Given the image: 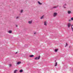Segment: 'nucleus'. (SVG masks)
<instances>
[{
    "label": "nucleus",
    "mask_w": 73,
    "mask_h": 73,
    "mask_svg": "<svg viewBox=\"0 0 73 73\" xmlns=\"http://www.w3.org/2000/svg\"><path fill=\"white\" fill-rule=\"evenodd\" d=\"M40 58V56H39L38 57H36L35 58V59L37 60H39Z\"/></svg>",
    "instance_id": "nucleus-1"
},
{
    "label": "nucleus",
    "mask_w": 73,
    "mask_h": 73,
    "mask_svg": "<svg viewBox=\"0 0 73 73\" xmlns=\"http://www.w3.org/2000/svg\"><path fill=\"white\" fill-rule=\"evenodd\" d=\"M57 15V13H54L53 16V17H56V16Z\"/></svg>",
    "instance_id": "nucleus-2"
},
{
    "label": "nucleus",
    "mask_w": 73,
    "mask_h": 73,
    "mask_svg": "<svg viewBox=\"0 0 73 73\" xmlns=\"http://www.w3.org/2000/svg\"><path fill=\"white\" fill-rule=\"evenodd\" d=\"M44 25L45 26L47 25V22L46 21H45L44 23Z\"/></svg>",
    "instance_id": "nucleus-3"
},
{
    "label": "nucleus",
    "mask_w": 73,
    "mask_h": 73,
    "mask_svg": "<svg viewBox=\"0 0 73 73\" xmlns=\"http://www.w3.org/2000/svg\"><path fill=\"white\" fill-rule=\"evenodd\" d=\"M67 13L69 15H70V14L72 13V12L70 11H67Z\"/></svg>",
    "instance_id": "nucleus-4"
},
{
    "label": "nucleus",
    "mask_w": 73,
    "mask_h": 73,
    "mask_svg": "<svg viewBox=\"0 0 73 73\" xmlns=\"http://www.w3.org/2000/svg\"><path fill=\"white\" fill-rule=\"evenodd\" d=\"M58 5H57V6H54L53 7V8H58Z\"/></svg>",
    "instance_id": "nucleus-5"
},
{
    "label": "nucleus",
    "mask_w": 73,
    "mask_h": 73,
    "mask_svg": "<svg viewBox=\"0 0 73 73\" xmlns=\"http://www.w3.org/2000/svg\"><path fill=\"white\" fill-rule=\"evenodd\" d=\"M71 26V24H70V23H69L68 24V28H70V27Z\"/></svg>",
    "instance_id": "nucleus-6"
},
{
    "label": "nucleus",
    "mask_w": 73,
    "mask_h": 73,
    "mask_svg": "<svg viewBox=\"0 0 73 73\" xmlns=\"http://www.w3.org/2000/svg\"><path fill=\"white\" fill-rule=\"evenodd\" d=\"M66 5V3H65L64 5H63V7L64 8H66V7H65V6Z\"/></svg>",
    "instance_id": "nucleus-7"
},
{
    "label": "nucleus",
    "mask_w": 73,
    "mask_h": 73,
    "mask_svg": "<svg viewBox=\"0 0 73 73\" xmlns=\"http://www.w3.org/2000/svg\"><path fill=\"white\" fill-rule=\"evenodd\" d=\"M29 57H34V55H30L29 56Z\"/></svg>",
    "instance_id": "nucleus-8"
},
{
    "label": "nucleus",
    "mask_w": 73,
    "mask_h": 73,
    "mask_svg": "<svg viewBox=\"0 0 73 73\" xmlns=\"http://www.w3.org/2000/svg\"><path fill=\"white\" fill-rule=\"evenodd\" d=\"M21 62H19L17 63V65H19V64H20Z\"/></svg>",
    "instance_id": "nucleus-9"
},
{
    "label": "nucleus",
    "mask_w": 73,
    "mask_h": 73,
    "mask_svg": "<svg viewBox=\"0 0 73 73\" xmlns=\"http://www.w3.org/2000/svg\"><path fill=\"white\" fill-rule=\"evenodd\" d=\"M44 15H43L42 17L40 18V19H44Z\"/></svg>",
    "instance_id": "nucleus-10"
},
{
    "label": "nucleus",
    "mask_w": 73,
    "mask_h": 73,
    "mask_svg": "<svg viewBox=\"0 0 73 73\" xmlns=\"http://www.w3.org/2000/svg\"><path fill=\"white\" fill-rule=\"evenodd\" d=\"M28 23L29 24H31V23H32V21H29L28 22Z\"/></svg>",
    "instance_id": "nucleus-11"
},
{
    "label": "nucleus",
    "mask_w": 73,
    "mask_h": 73,
    "mask_svg": "<svg viewBox=\"0 0 73 73\" xmlns=\"http://www.w3.org/2000/svg\"><path fill=\"white\" fill-rule=\"evenodd\" d=\"M8 33H12V31L11 30H10L9 31Z\"/></svg>",
    "instance_id": "nucleus-12"
},
{
    "label": "nucleus",
    "mask_w": 73,
    "mask_h": 73,
    "mask_svg": "<svg viewBox=\"0 0 73 73\" xmlns=\"http://www.w3.org/2000/svg\"><path fill=\"white\" fill-rule=\"evenodd\" d=\"M23 72V70H21L19 71V72H20V73H22V72Z\"/></svg>",
    "instance_id": "nucleus-13"
},
{
    "label": "nucleus",
    "mask_w": 73,
    "mask_h": 73,
    "mask_svg": "<svg viewBox=\"0 0 73 73\" xmlns=\"http://www.w3.org/2000/svg\"><path fill=\"white\" fill-rule=\"evenodd\" d=\"M57 62H56L55 63V64L54 65V66H57Z\"/></svg>",
    "instance_id": "nucleus-14"
},
{
    "label": "nucleus",
    "mask_w": 73,
    "mask_h": 73,
    "mask_svg": "<svg viewBox=\"0 0 73 73\" xmlns=\"http://www.w3.org/2000/svg\"><path fill=\"white\" fill-rule=\"evenodd\" d=\"M38 3L39 4H40V5H41L42 4V3H40L39 1L38 2Z\"/></svg>",
    "instance_id": "nucleus-15"
},
{
    "label": "nucleus",
    "mask_w": 73,
    "mask_h": 73,
    "mask_svg": "<svg viewBox=\"0 0 73 73\" xmlns=\"http://www.w3.org/2000/svg\"><path fill=\"white\" fill-rule=\"evenodd\" d=\"M23 10H21V11H20V13H23Z\"/></svg>",
    "instance_id": "nucleus-16"
},
{
    "label": "nucleus",
    "mask_w": 73,
    "mask_h": 73,
    "mask_svg": "<svg viewBox=\"0 0 73 73\" xmlns=\"http://www.w3.org/2000/svg\"><path fill=\"white\" fill-rule=\"evenodd\" d=\"M17 70H15L14 71V73H16V72H17Z\"/></svg>",
    "instance_id": "nucleus-17"
},
{
    "label": "nucleus",
    "mask_w": 73,
    "mask_h": 73,
    "mask_svg": "<svg viewBox=\"0 0 73 73\" xmlns=\"http://www.w3.org/2000/svg\"><path fill=\"white\" fill-rule=\"evenodd\" d=\"M68 45V44H67V43H66V46H65V47H66V46H67Z\"/></svg>",
    "instance_id": "nucleus-18"
},
{
    "label": "nucleus",
    "mask_w": 73,
    "mask_h": 73,
    "mask_svg": "<svg viewBox=\"0 0 73 73\" xmlns=\"http://www.w3.org/2000/svg\"><path fill=\"white\" fill-rule=\"evenodd\" d=\"M57 50H58L57 49H56L55 50V52H57Z\"/></svg>",
    "instance_id": "nucleus-19"
},
{
    "label": "nucleus",
    "mask_w": 73,
    "mask_h": 73,
    "mask_svg": "<svg viewBox=\"0 0 73 73\" xmlns=\"http://www.w3.org/2000/svg\"><path fill=\"white\" fill-rule=\"evenodd\" d=\"M19 17H16V19H19Z\"/></svg>",
    "instance_id": "nucleus-20"
},
{
    "label": "nucleus",
    "mask_w": 73,
    "mask_h": 73,
    "mask_svg": "<svg viewBox=\"0 0 73 73\" xmlns=\"http://www.w3.org/2000/svg\"><path fill=\"white\" fill-rule=\"evenodd\" d=\"M71 29H72V31L73 32V28L72 27H71Z\"/></svg>",
    "instance_id": "nucleus-21"
},
{
    "label": "nucleus",
    "mask_w": 73,
    "mask_h": 73,
    "mask_svg": "<svg viewBox=\"0 0 73 73\" xmlns=\"http://www.w3.org/2000/svg\"><path fill=\"white\" fill-rule=\"evenodd\" d=\"M71 20H73V17H72L71 18Z\"/></svg>",
    "instance_id": "nucleus-22"
},
{
    "label": "nucleus",
    "mask_w": 73,
    "mask_h": 73,
    "mask_svg": "<svg viewBox=\"0 0 73 73\" xmlns=\"http://www.w3.org/2000/svg\"><path fill=\"white\" fill-rule=\"evenodd\" d=\"M9 66H11V64H9Z\"/></svg>",
    "instance_id": "nucleus-23"
},
{
    "label": "nucleus",
    "mask_w": 73,
    "mask_h": 73,
    "mask_svg": "<svg viewBox=\"0 0 73 73\" xmlns=\"http://www.w3.org/2000/svg\"><path fill=\"white\" fill-rule=\"evenodd\" d=\"M68 21H71V20H70V19H69V20H68Z\"/></svg>",
    "instance_id": "nucleus-24"
},
{
    "label": "nucleus",
    "mask_w": 73,
    "mask_h": 73,
    "mask_svg": "<svg viewBox=\"0 0 73 73\" xmlns=\"http://www.w3.org/2000/svg\"><path fill=\"white\" fill-rule=\"evenodd\" d=\"M16 27H17V25H16Z\"/></svg>",
    "instance_id": "nucleus-25"
},
{
    "label": "nucleus",
    "mask_w": 73,
    "mask_h": 73,
    "mask_svg": "<svg viewBox=\"0 0 73 73\" xmlns=\"http://www.w3.org/2000/svg\"><path fill=\"white\" fill-rule=\"evenodd\" d=\"M15 53L16 54H17V52H16Z\"/></svg>",
    "instance_id": "nucleus-26"
},
{
    "label": "nucleus",
    "mask_w": 73,
    "mask_h": 73,
    "mask_svg": "<svg viewBox=\"0 0 73 73\" xmlns=\"http://www.w3.org/2000/svg\"><path fill=\"white\" fill-rule=\"evenodd\" d=\"M56 62V60L55 61V62Z\"/></svg>",
    "instance_id": "nucleus-27"
},
{
    "label": "nucleus",
    "mask_w": 73,
    "mask_h": 73,
    "mask_svg": "<svg viewBox=\"0 0 73 73\" xmlns=\"http://www.w3.org/2000/svg\"><path fill=\"white\" fill-rule=\"evenodd\" d=\"M35 34H36V33H34V34L35 35Z\"/></svg>",
    "instance_id": "nucleus-28"
},
{
    "label": "nucleus",
    "mask_w": 73,
    "mask_h": 73,
    "mask_svg": "<svg viewBox=\"0 0 73 73\" xmlns=\"http://www.w3.org/2000/svg\"><path fill=\"white\" fill-rule=\"evenodd\" d=\"M69 48H70V46H69Z\"/></svg>",
    "instance_id": "nucleus-29"
}]
</instances>
